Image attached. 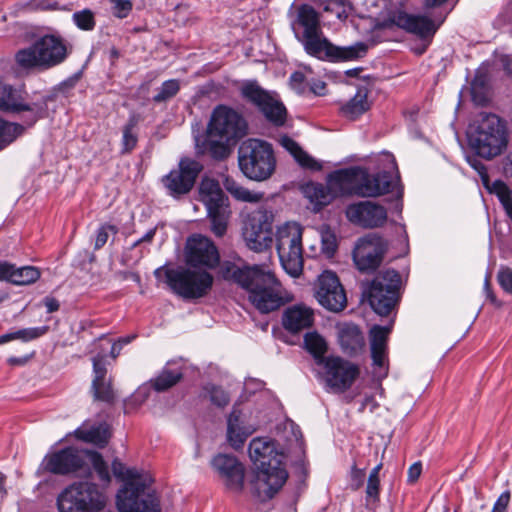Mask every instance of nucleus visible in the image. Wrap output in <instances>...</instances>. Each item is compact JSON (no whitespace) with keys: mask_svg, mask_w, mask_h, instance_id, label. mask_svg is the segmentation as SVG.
Wrapping results in <instances>:
<instances>
[{"mask_svg":"<svg viewBox=\"0 0 512 512\" xmlns=\"http://www.w3.org/2000/svg\"><path fill=\"white\" fill-rule=\"evenodd\" d=\"M224 188L237 200L249 203L260 202L263 193L252 192L238 184L232 177L226 176L223 180Z\"/></svg>","mask_w":512,"mask_h":512,"instance_id":"40","label":"nucleus"},{"mask_svg":"<svg viewBox=\"0 0 512 512\" xmlns=\"http://www.w3.org/2000/svg\"><path fill=\"white\" fill-rule=\"evenodd\" d=\"M469 144L478 156L486 160L499 156L508 144L506 122L496 114H480L469 133Z\"/></svg>","mask_w":512,"mask_h":512,"instance_id":"4","label":"nucleus"},{"mask_svg":"<svg viewBox=\"0 0 512 512\" xmlns=\"http://www.w3.org/2000/svg\"><path fill=\"white\" fill-rule=\"evenodd\" d=\"M297 21L304 28L303 34L321 31L318 13L309 5L299 7Z\"/></svg>","mask_w":512,"mask_h":512,"instance_id":"42","label":"nucleus"},{"mask_svg":"<svg viewBox=\"0 0 512 512\" xmlns=\"http://www.w3.org/2000/svg\"><path fill=\"white\" fill-rule=\"evenodd\" d=\"M73 20L81 30L90 31L93 30L96 25L94 13L90 9L75 12L73 14Z\"/></svg>","mask_w":512,"mask_h":512,"instance_id":"51","label":"nucleus"},{"mask_svg":"<svg viewBox=\"0 0 512 512\" xmlns=\"http://www.w3.org/2000/svg\"><path fill=\"white\" fill-rule=\"evenodd\" d=\"M207 134L210 138L236 143L248 134V123L243 115L233 108L218 105L212 111Z\"/></svg>","mask_w":512,"mask_h":512,"instance_id":"11","label":"nucleus"},{"mask_svg":"<svg viewBox=\"0 0 512 512\" xmlns=\"http://www.w3.org/2000/svg\"><path fill=\"white\" fill-rule=\"evenodd\" d=\"M199 200L207 209L225 206L227 198L219 182L211 178H203L199 185Z\"/></svg>","mask_w":512,"mask_h":512,"instance_id":"31","label":"nucleus"},{"mask_svg":"<svg viewBox=\"0 0 512 512\" xmlns=\"http://www.w3.org/2000/svg\"><path fill=\"white\" fill-rule=\"evenodd\" d=\"M68 56L65 41L57 35L40 37L30 47L19 50L17 63L23 68L49 69L61 64Z\"/></svg>","mask_w":512,"mask_h":512,"instance_id":"7","label":"nucleus"},{"mask_svg":"<svg viewBox=\"0 0 512 512\" xmlns=\"http://www.w3.org/2000/svg\"><path fill=\"white\" fill-rule=\"evenodd\" d=\"M321 31L302 35L305 51L319 59L351 60L359 57L354 47L339 48L332 45L327 39L321 38Z\"/></svg>","mask_w":512,"mask_h":512,"instance_id":"21","label":"nucleus"},{"mask_svg":"<svg viewBox=\"0 0 512 512\" xmlns=\"http://www.w3.org/2000/svg\"><path fill=\"white\" fill-rule=\"evenodd\" d=\"M318 314L319 311L310 305L299 302L285 308L282 320H314Z\"/></svg>","mask_w":512,"mask_h":512,"instance_id":"43","label":"nucleus"},{"mask_svg":"<svg viewBox=\"0 0 512 512\" xmlns=\"http://www.w3.org/2000/svg\"><path fill=\"white\" fill-rule=\"evenodd\" d=\"M74 436L83 442L102 448L108 443L110 432L108 425L101 423L91 427L83 425L74 431Z\"/></svg>","mask_w":512,"mask_h":512,"instance_id":"35","label":"nucleus"},{"mask_svg":"<svg viewBox=\"0 0 512 512\" xmlns=\"http://www.w3.org/2000/svg\"><path fill=\"white\" fill-rule=\"evenodd\" d=\"M395 182L390 172L370 174L360 168L359 197H378L393 191Z\"/></svg>","mask_w":512,"mask_h":512,"instance_id":"24","label":"nucleus"},{"mask_svg":"<svg viewBox=\"0 0 512 512\" xmlns=\"http://www.w3.org/2000/svg\"><path fill=\"white\" fill-rule=\"evenodd\" d=\"M402 280L394 269H386L376 275L364 290L370 307L380 317H388L399 303Z\"/></svg>","mask_w":512,"mask_h":512,"instance_id":"8","label":"nucleus"},{"mask_svg":"<svg viewBox=\"0 0 512 512\" xmlns=\"http://www.w3.org/2000/svg\"><path fill=\"white\" fill-rule=\"evenodd\" d=\"M510 502V493L508 491L503 492L494 504L492 511H507V507Z\"/></svg>","mask_w":512,"mask_h":512,"instance_id":"59","label":"nucleus"},{"mask_svg":"<svg viewBox=\"0 0 512 512\" xmlns=\"http://www.w3.org/2000/svg\"><path fill=\"white\" fill-rule=\"evenodd\" d=\"M387 241L376 233L360 238L353 250V261L362 273H372L381 265L387 252Z\"/></svg>","mask_w":512,"mask_h":512,"instance_id":"15","label":"nucleus"},{"mask_svg":"<svg viewBox=\"0 0 512 512\" xmlns=\"http://www.w3.org/2000/svg\"><path fill=\"white\" fill-rule=\"evenodd\" d=\"M24 132V127L18 123L6 122L0 118V149L12 143Z\"/></svg>","mask_w":512,"mask_h":512,"instance_id":"47","label":"nucleus"},{"mask_svg":"<svg viewBox=\"0 0 512 512\" xmlns=\"http://www.w3.org/2000/svg\"><path fill=\"white\" fill-rule=\"evenodd\" d=\"M282 146L291 153L297 163L303 168L318 169L320 165L308 155L297 142L285 136L281 139Z\"/></svg>","mask_w":512,"mask_h":512,"instance_id":"41","label":"nucleus"},{"mask_svg":"<svg viewBox=\"0 0 512 512\" xmlns=\"http://www.w3.org/2000/svg\"><path fill=\"white\" fill-rule=\"evenodd\" d=\"M202 170L203 165L200 162L183 157L176 168L161 178V184L167 195L179 200L192 191Z\"/></svg>","mask_w":512,"mask_h":512,"instance_id":"13","label":"nucleus"},{"mask_svg":"<svg viewBox=\"0 0 512 512\" xmlns=\"http://www.w3.org/2000/svg\"><path fill=\"white\" fill-rule=\"evenodd\" d=\"M273 222L274 214L265 208H259L246 215L242 226V237L250 250L263 252L271 247Z\"/></svg>","mask_w":512,"mask_h":512,"instance_id":"12","label":"nucleus"},{"mask_svg":"<svg viewBox=\"0 0 512 512\" xmlns=\"http://www.w3.org/2000/svg\"><path fill=\"white\" fill-rule=\"evenodd\" d=\"M187 265L194 268L213 269L220 262V255L215 244L207 237L194 235L186 245Z\"/></svg>","mask_w":512,"mask_h":512,"instance_id":"20","label":"nucleus"},{"mask_svg":"<svg viewBox=\"0 0 512 512\" xmlns=\"http://www.w3.org/2000/svg\"><path fill=\"white\" fill-rule=\"evenodd\" d=\"M156 227L150 229L142 238L138 239L136 242H134L132 244V247L131 248H135L137 247L138 245H140L141 243H149L152 241V239L154 238L155 236V233H156Z\"/></svg>","mask_w":512,"mask_h":512,"instance_id":"62","label":"nucleus"},{"mask_svg":"<svg viewBox=\"0 0 512 512\" xmlns=\"http://www.w3.org/2000/svg\"><path fill=\"white\" fill-rule=\"evenodd\" d=\"M241 172L254 181L269 179L276 169V158L270 143L256 138L244 140L238 148Z\"/></svg>","mask_w":512,"mask_h":512,"instance_id":"5","label":"nucleus"},{"mask_svg":"<svg viewBox=\"0 0 512 512\" xmlns=\"http://www.w3.org/2000/svg\"><path fill=\"white\" fill-rule=\"evenodd\" d=\"M240 417L241 411L235 405L227 420V439L234 449L242 448L248 437V433L240 426Z\"/></svg>","mask_w":512,"mask_h":512,"instance_id":"36","label":"nucleus"},{"mask_svg":"<svg viewBox=\"0 0 512 512\" xmlns=\"http://www.w3.org/2000/svg\"><path fill=\"white\" fill-rule=\"evenodd\" d=\"M112 471L117 479L124 482L117 493L119 512H160L158 496L148 489L146 479L136 469L126 468L120 460L114 459Z\"/></svg>","mask_w":512,"mask_h":512,"instance_id":"3","label":"nucleus"},{"mask_svg":"<svg viewBox=\"0 0 512 512\" xmlns=\"http://www.w3.org/2000/svg\"><path fill=\"white\" fill-rule=\"evenodd\" d=\"M220 274L245 289L252 305L262 314L276 311L293 301V295L284 289L275 274L262 266L239 267L226 261L220 266Z\"/></svg>","mask_w":512,"mask_h":512,"instance_id":"1","label":"nucleus"},{"mask_svg":"<svg viewBox=\"0 0 512 512\" xmlns=\"http://www.w3.org/2000/svg\"><path fill=\"white\" fill-rule=\"evenodd\" d=\"M276 248L284 270L298 277L303 270L302 227L297 223H285L276 232Z\"/></svg>","mask_w":512,"mask_h":512,"instance_id":"10","label":"nucleus"},{"mask_svg":"<svg viewBox=\"0 0 512 512\" xmlns=\"http://www.w3.org/2000/svg\"><path fill=\"white\" fill-rule=\"evenodd\" d=\"M109 232H112L113 234H116L118 232V228L114 225L105 224L102 225L96 236L95 245L94 248L96 250L102 248L108 241Z\"/></svg>","mask_w":512,"mask_h":512,"instance_id":"55","label":"nucleus"},{"mask_svg":"<svg viewBox=\"0 0 512 512\" xmlns=\"http://www.w3.org/2000/svg\"><path fill=\"white\" fill-rule=\"evenodd\" d=\"M3 272L0 276V281H9L16 285H29L37 281L40 277V271L33 266L15 267V265L8 262H1Z\"/></svg>","mask_w":512,"mask_h":512,"instance_id":"30","label":"nucleus"},{"mask_svg":"<svg viewBox=\"0 0 512 512\" xmlns=\"http://www.w3.org/2000/svg\"><path fill=\"white\" fill-rule=\"evenodd\" d=\"M47 100L48 98H43L42 101L31 105L23 103L21 97L10 85L0 83V111L9 113L28 112L25 119L28 126L34 125L39 119L46 116Z\"/></svg>","mask_w":512,"mask_h":512,"instance_id":"17","label":"nucleus"},{"mask_svg":"<svg viewBox=\"0 0 512 512\" xmlns=\"http://www.w3.org/2000/svg\"><path fill=\"white\" fill-rule=\"evenodd\" d=\"M392 331V323L388 326L374 325L369 331L370 351L373 366L388 370V340Z\"/></svg>","mask_w":512,"mask_h":512,"instance_id":"25","label":"nucleus"},{"mask_svg":"<svg viewBox=\"0 0 512 512\" xmlns=\"http://www.w3.org/2000/svg\"><path fill=\"white\" fill-rule=\"evenodd\" d=\"M321 366L327 385L338 392L348 390L359 375V367L340 356H327Z\"/></svg>","mask_w":512,"mask_h":512,"instance_id":"18","label":"nucleus"},{"mask_svg":"<svg viewBox=\"0 0 512 512\" xmlns=\"http://www.w3.org/2000/svg\"><path fill=\"white\" fill-rule=\"evenodd\" d=\"M338 342L342 352L349 357L358 356L366 346L363 332L353 323H344L339 326Z\"/></svg>","mask_w":512,"mask_h":512,"instance_id":"29","label":"nucleus"},{"mask_svg":"<svg viewBox=\"0 0 512 512\" xmlns=\"http://www.w3.org/2000/svg\"><path fill=\"white\" fill-rule=\"evenodd\" d=\"M106 503V495L91 482H75L57 497L59 512H100Z\"/></svg>","mask_w":512,"mask_h":512,"instance_id":"9","label":"nucleus"},{"mask_svg":"<svg viewBox=\"0 0 512 512\" xmlns=\"http://www.w3.org/2000/svg\"><path fill=\"white\" fill-rule=\"evenodd\" d=\"M500 286L508 293H512V269L503 268L497 274Z\"/></svg>","mask_w":512,"mask_h":512,"instance_id":"57","label":"nucleus"},{"mask_svg":"<svg viewBox=\"0 0 512 512\" xmlns=\"http://www.w3.org/2000/svg\"><path fill=\"white\" fill-rule=\"evenodd\" d=\"M174 362H168L160 373L150 380L151 387L157 392H164L176 384L183 378V368L181 366L172 367Z\"/></svg>","mask_w":512,"mask_h":512,"instance_id":"34","label":"nucleus"},{"mask_svg":"<svg viewBox=\"0 0 512 512\" xmlns=\"http://www.w3.org/2000/svg\"><path fill=\"white\" fill-rule=\"evenodd\" d=\"M330 189L335 196H358L360 188V168L340 169L328 175Z\"/></svg>","mask_w":512,"mask_h":512,"instance_id":"26","label":"nucleus"},{"mask_svg":"<svg viewBox=\"0 0 512 512\" xmlns=\"http://www.w3.org/2000/svg\"><path fill=\"white\" fill-rule=\"evenodd\" d=\"M313 322H281L272 328L275 338H279L288 344H294V338L305 328H309Z\"/></svg>","mask_w":512,"mask_h":512,"instance_id":"39","label":"nucleus"},{"mask_svg":"<svg viewBox=\"0 0 512 512\" xmlns=\"http://www.w3.org/2000/svg\"><path fill=\"white\" fill-rule=\"evenodd\" d=\"M484 87H485L484 79H482L481 77L477 76L473 80V82L471 84V89H472L473 97L476 98L478 90H482V89H484Z\"/></svg>","mask_w":512,"mask_h":512,"instance_id":"63","label":"nucleus"},{"mask_svg":"<svg viewBox=\"0 0 512 512\" xmlns=\"http://www.w3.org/2000/svg\"><path fill=\"white\" fill-rule=\"evenodd\" d=\"M87 456H88L89 461L91 462L94 470L96 471L99 479L103 483H109L110 482V474H109L108 466H107L106 462L104 461L102 455L98 452L87 451Z\"/></svg>","mask_w":512,"mask_h":512,"instance_id":"49","label":"nucleus"},{"mask_svg":"<svg viewBox=\"0 0 512 512\" xmlns=\"http://www.w3.org/2000/svg\"><path fill=\"white\" fill-rule=\"evenodd\" d=\"M211 465L229 491L234 493L242 492L245 468L235 456L220 453L212 459Z\"/></svg>","mask_w":512,"mask_h":512,"instance_id":"22","label":"nucleus"},{"mask_svg":"<svg viewBox=\"0 0 512 512\" xmlns=\"http://www.w3.org/2000/svg\"><path fill=\"white\" fill-rule=\"evenodd\" d=\"M380 480L368 479L366 494L367 497L377 499L379 496Z\"/></svg>","mask_w":512,"mask_h":512,"instance_id":"60","label":"nucleus"},{"mask_svg":"<svg viewBox=\"0 0 512 512\" xmlns=\"http://www.w3.org/2000/svg\"><path fill=\"white\" fill-rule=\"evenodd\" d=\"M345 215L351 223L366 229L383 227L388 219L387 209L369 200L348 205Z\"/></svg>","mask_w":512,"mask_h":512,"instance_id":"19","label":"nucleus"},{"mask_svg":"<svg viewBox=\"0 0 512 512\" xmlns=\"http://www.w3.org/2000/svg\"><path fill=\"white\" fill-rule=\"evenodd\" d=\"M232 141H224L223 139L210 138L206 141V150L210 156L216 160H223L230 154V145Z\"/></svg>","mask_w":512,"mask_h":512,"instance_id":"48","label":"nucleus"},{"mask_svg":"<svg viewBox=\"0 0 512 512\" xmlns=\"http://www.w3.org/2000/svg\"><path fill=\"white\" fill-rule=\"evenodd\" d=\"M391 21L396 26L413 33L421 39H430L435 34L439 25L426 16H415L405 12L394 14Z\"/></svg>","mask_w":512,"mask_h":512,"instance_id":"27","label":"nucleus"},{"mask_svg":"<svg viewBox=\"0 0 512 512\" xmlns=\"http://www.w3.org/2000/svg\"><path fill=\"white\" fill-rule=\"evenodd\" d=\"M370 90L367 86H360L348 102L341 106L342 115L350 120H355L371 108V102L368 99Z\"/></svg>","mask_w":512,"mask_h":512,"instance_id":"32","label":"nucleus"},{"mask_svg":"<svg viewBox=\"0 0 512 512\" xmlns=\"http://www.w3.org/2000/svg\"><path fill=\"white\" fill-rule=\"evenodd\" d=\"M304 192L307 198L318 206H326L336 198L328 182L326 185L321 183H309L305 186Z\"/></svg>","mask_w":512,"mask_h":512,"instance_id":"38","label":"nucleus"},{"mask_svg":"<svg viewBox=\"0 0 512 512\" xmlns=\"http://www.w3.org/2000/svg\"><path fill=\"white\" fill-rule=\"evenodd\" d=\"M305 349L312 355L315 363L321 366L326 362L325 356L328 345L325 339L317 332H308L304 336Z\"/></svg>","mask_w":512,"mask_h":512,"instance_id":"37","label":"nucleus"},{"mask_svg":"<svg viewBox=\"0 0 512 512\" xmlns=\"http://www.w3.org/2000/svg\"><path fill=\"white\" fill-rule=\"evenodd\" d=\"M113 3V15L117 18H126L132 11L133 4L130 0H111Z\"/></svg>","mask_w":512,"mask_h":512,"instance_id":"54","label":"nucleus"},{"mask_svg":"<svg viewBox=\"0 0 512 512\" xmlns=\"http://www.w3.org/2000/svg\"><path fill=\"white\" fill-rule=\"evenodd\" d=\"M94 378L92 381V392L96 400L112 404L116 395L112 388L111 379L107 378V368L102 357L93 358Z\"/></svg>","mask_w":512,"mask_h":512,"instance_id":"28","label":"nucleus"},{"mask_svg":"<svg viewBox=\"0 0 512 512\" xmlns=\"http://www.w3.org/2000/svg\"><path fill=\"white\" fill-rule=\"evenodd\" d=\"M180 89L179 81L171 79L165 81L159 89V92L153 97L156 103H162L174 97Z\"/></svg>","mask_w":512,"mask_h":512,"instance_id":"50","label":"nucleus"},{"mask_svg":"<svg viewBox=\"0 0 512 512\" xmlns=\"http://www.w3.org/2000/svg\"><path fill=\"white\" fill-rule=\"evenodd\" d=\"M365 471L363 469H358L356 466L352 467L351 471V488L353 490H358L364 483Z\"/></svg>","mask_w":512,"mask_h":512,"instance_id":"58","label":"nucleus"},{"mask_svg":"<svg viewBox=\"0 0 512 512\" xmlns=\"http://www.w3.org/2000/svg\"><path fill=\"white\" fill-rule=\"evenodd\" d=\"M83 465V452L72 447L47 455L44 459L45 470L53 474L65 475L76 472Z\"/></svg>","mask_w":512,"mask_h":512,"instance_id":"23","label":"nucleus"},{"mask_svg":"<svg viewBox=\"0 0 512 512\" xmlns=\"http://www.w3.org/2000/svg\"><path fill=\"white\" fill-rule=\"evenodd\" d=\"M314 297L326 310L339 313L347 306L346 291L336 273L322 272L314 284Z\"/></svg>","mask_w":512,"mask_h":512,"instance_id":"16","label":"nucleus"},{"mask_svg":"<svg viewBox=\"0 0 512 512\" xmlns=\"http://www.w3.org/2000/svg\"><path fill=\"white\" fill-rule=\"evenodd\" d=\"M137 119L136 117L132 116L129 118L128 122L123 126L122 129V154H129L131 153L138 143V134L136 131L137 127Z\"/></svg>","mask_w":512,"mask_h":512,"instance_id":"46","label":"nucleus"},{"mask_svg":"<svg viewBox=\"0 0 512 512\" xmlns=\"http://www.w3.org/2000/svg\"><path fill=\"white\" fill-rule=\"evenodd\" d=\"M154 275L159 282L186 299L205 296L213 284V276L205 270L161 266L154 271Z\"/></svg>","mask_w":512,"mask_h":512,"instance_id":"6","label":"nucleus"},{"mask_svg":"<svg viewBox=\"0 0 512 512\" xmlns=\"http://www.w3.org/2000/svg\"><path fill=\"white\" fill-rule=\"evenodd\" d=\"M480 176L485 188L492 194H495L503 205L508 217L512 221V190L502 180H496L490 183L486 168L481 166Z\"/></svg>","mask_w":512,"mask_h":512,"instance_id":"33","label":"nucleus"},{"mask_svg":"<svg viewBox=\"0 0 512 512\" xmlns=\"http://www.w3.org/2000/svg\"><path fill=\"white\" fill-rule=\"evenodd\" d=\"M422 465L420 462L412 464L408 469V482L414 483L421 475Z\"/></svg>","mask_w":512,"mask_h":512,"instance_id":"61","label":"nucleus"},{"mask_svg":"<svg viewBox=\"0 0 512 512\" xmlns=\"http://www.w3.org/2000/svg\"><path fill=\"white\" fill-rule=\"evenodd\" d=\"M241 97L248 103L257 107L267 120L279 126L285 122L286 109L284 105L256 80H248L240 87Z\"/></svg>","mask_w":512,"mask_h":512,"instance_id":"14","label":"nucleus"},{"mask_svg":"<svg viewBox=\"0 0 512 512\" xmlns=\"http://www.w3.org/2000/svg\"><path fill=\"white\" fill-rule=\"evenodd\" d=\"M211 221V230L217 237H222L227 231L228 211L227 205L207 209Z\"/></svg>","mask_w":512,"mask_h":512,"instance_id":"45","label":"nucleus"},{"mask_svg":"<svg viewBox=\"0 0 512 512\" xmlns=\"http://www.w3.org/2000/svg\"><path fill=\"white\" fill-rule=\"evenodd\" d=\"M30 10H57L59 3L53 0H30L27 4Z\"/></svg>","mask_w":512,"mask_h":512,"instance_id":"56","label":"nucleus"},{"mask_svg":"<svg viewBox=\"0 0 512 512\" xmlns=\"http://www.w3.org/2000/svg\"><path fill=\"white\" fill-rule=\"evenodd\" d=\"M48 312H54L59 309V302L55 298L46 297L43 301Z\"/></svg>","mask_w":512,"mask_h":512,"instance_id":"64","label":"nucleus"},{"mask_svg":"<svg viewBox=\"0 0 512 512\" xmlns=\"http://www.w3.org/2000/svg\"><path fill=\"white\" fill-rule=\"evenodd\" d=\"M249 457L256 467L254 488L261 501L272 499L288 479L284 455L272 441L254 438L249 444Z\"/></svg>","mask_w":512,"mask_h":512,"instance_id":"2","label":"nucleus"},{"mask_svg":"<svg viewBox=\"0 0 512 512\" xmlns=\"http://www.w3.org/2000/svg\"><path fill=\"white\" fill-rule=\"evenodd\" d=\"M48 330V326L19 329L0 336V344L7 343L12 340H21L23 342L32 341L46 334Z\"/></svg>","mask_w":512,"mask_h":512,"instance_id":"44","label":"nucleus"},{"mask_svg":"<svg viewBox=\"0 0 512 512\" xmlns=\"http://www.w3.org/2000/svg\"><path fill=\"white\" fill-rule=\"evenodd\" d=\"M322 239V250L328 256H331L335 253L337 249L336 237L335 235L327 228L321 233Z\"/></svg>","mask_w":512,"mask_h":512,"instance_id":"53","label":"nucleus"},{"mask_svg":"<svg viewBox=\"0 0 512 512\" xmlns=\"http://www.w3.org/2000/svg\"><path fill=\"white\" fill-rule=\"evenodd\" d=\"M205 391L209 395L210 401L217 407H225L228 405L230 398L228 394L220 387L207 385Z\"/></svg>","mask_w":512,"mask_h":512,"instance_id":"52","label":"nucleus"}]
</instances>
